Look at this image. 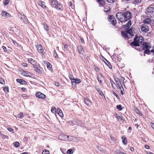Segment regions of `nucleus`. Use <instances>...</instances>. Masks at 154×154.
I'll return each mask as SVG.
<instances>
[{"instance_id":"f257e3e1","label":"nucleus","mask_w":154,"mask_h":154,"mask_svg":"<svg viewBox=\"0 0 154 154\" xmlns=\"http://www.w3.org/2000/svg\"><path fill=\"white\" fill-rule=\"evenodd\" d=\"M116 17L122 23L128 21L131 17V14L128 11L124 12H118L116 15Z\"/></svg>"},{"instance_id":"f03ea898","label":"nucleus","mask_w":154,"mask_h":154,"mask_svg":"<svg viewBox=\"0 0 154 154\" xmlns=\"http://www.w3.org/2000/svg\"><path fill=\"white\" fill-rule=\"evenodd\" d=\"M151 44L149 42H145L143 45V50L145 54H150V49L151 48Z\"/></svg>"},{"instance_id":"7ed1b4c3","label":"nucleus","mask_w":154,"mask_h":154,"mask_svg":"<svg viewBox=\"0 0 154 154\" xmlns=\"http://www.w3.org/2000/svg\"><path fill=\"white\" fill-rule=\"evenodd\" d=\"M146 14L151 17H154V5H151L146 9Z\"/></svg>"},{"instance_id":"20e7f679","label":"nucleus","mask_w":154,"mask_h":154,"mask_svg":"<svg viewBox=\"0 0 154 154\" xmlns=\"http://www.w3.org/2000/svg\"><path fill=\"white\" fill-rule=\"evenodd\" d=\"M141 29L143 32H146L149 31V28L146 24H144L141 26Z\"/></svg>"},{"instance_id":"39448f33","label":"nucleus","mask_w":154,"mask_h":154,"mask_svg":"<svg viewBox=\"0 0 154 154\" xmlns=\"http://www.w3.org/2000/svg\"><path fill=\"white\" fill-rule=\"evenodd\" d=\"M97 79L100 84H102L105 82L104 77L100 74L97 75Z\"/></svg>"},{"instance_id":"423d86ee","label":"nucleus","mask_w":154,"mask_h":154,"mask_svg":"<svg viewBox=\"0 0 154 154\" xmlns=\"http://www.w3.org/2000/svg\"><path fill=\"white\" fill-rule=\"evenodd\" d=\"M36 96L38 98L41 99H44L46 97V95L40 92H38L36 93Z\"/></svg>"},{"instance_id":"0eeeda50","label":"nucleus","mask_w":154,"mask_h":154,"mask_svg":"<svg viewBox=\"0 0 154 154\" xmlns=\"http://www.w3.org/2000/svg\"><path fill=\"white\" fill-rule=\"evenodd\" d=\"M33 67L36 71L38 73L41 72L42 69L41 67L39 64H35L34 65Z\"/></svg>"},{"instance_id":"6e6552de","label":"nucleus","mask_w":154,"mask_h":154,"mask_svg":"<svg viewBox=\"0 0 154 154\" xmlns=\"http://www.w3.org/2000/svg\"><path fill=\"white\" fill-rule=\"evenodd\" d=\"M110 19V21L111 22V23L113 25L115 26L116 23V21L115 19L114 18V17L113 16H110L109 17Z\"/></svg>"},{"instance_id":"1a4fd4ad","label":"nucleus","mask_w":154,"mask_h":154,"mask_svg":"<svg viewBox=\"0 0 154 154\" xmlns=\"http://www.w3.org/2000/svg\"><path fill=\"white\" fill-rule=\"evenodd\" d=\"M36 47L39 53H42L43 52V49L42 46L40 45H37L36 46Z\"/></svg>"},{"instance_id":"9d476101","label":"nucleus","mask_w":154,"mask_h":154,"mask_svg":"<svg viewBox=\"0 0 154 154\" xmlns=\"http://www.w3.org/2000/svg\"><path fill=\"white\" fill-rule=\"evenodd\" d=\"M138 42L141 45H143L145 43L144 42L143 38L141 36H139L138 37Z\"/></svg>"},{"instance_id":"9b49d317","label":"nucleus","mask_w":154,"mask_h":154,"mask_svg":"<svg viewBox=\"0 0 154 154\" xmlns=\"http://www.w3.org/2000/svg\"><path fill=\"white\" fill-rule=\"evenodd\" d=\"M84 102L88 106H90L91 105V102L88 98H85L84 99Z\"/></svg>"},{"instance_id":"f8f14e48","label":"nucleus","mask_w":154,"mask_h":154,"mask_svg":"<svg viewBox=\"0 0 154 154\" xmlns=\"http://www.w3.org/2000/svg\"><path fill=\"white\" fill-rule=\"evenodd\" d=\"M131 25V20H129L126 25L123 26L126 29H128L129 28Z\"/></svg>"},{"instance_id":"ddd939ff","label":"nucleus","mask_w":154,"mask_h":154,"mask_svg":"<svg viewBox=\"0 0 154 154\" xmlns=\"http://www.w3.org/2000/svg\"><path fill=\"white\" fill-rule=\"evenodd\" d=\"M105 61L103 60L104 62L105 63V64L108 66V67L110 69H111L112 68V66L111 64L110 63L106 60L105 58L104 59Z\"/></svg>"},{"instance_id":"4468645a","label":"nucleus","mask_w":154,"mask_h":154,"mask_svg":"<svg viewBox=\"0 0 154 154\" xmlns=\"http://www.w3.org/2000/svg\"><path fill=\"white\" fill-rule=\"evenodd\" d=\"M2 16L9 17L11 16V14L9 13H7L6 11H3L2 13Z\"/></svg>"},{"instance_id":"2eb2a0df","label":"nucleus","mask_w":154,"mask_h":154,"mask_svg":"<svg viewBox=\"0 0 154 154\" xmlns=\"http://www.w3.org/2000/svg\"><path fill=\"white\" fill-rule=\"evenodd\" d=\"M58 3V2L57 0H52L51 1V5L53 7H54Z\"/></svg>"},{"instance_id":"dca6fc26","label":"nucleus","mask_w":154,"mask_h":154,"mask_svg":"<svg viewBox=\"0 0 154 154\" xmlns=\"http://www.w3.org/2000/svg\"><path fill=\"white\" fill-rule=\"evenodd\" d=\"M38 4L39 5L41 6L42 8H45L47 7L45 5V2H44L42 1H39L38 2Z\"/></svg>"},{"instance_id":"f3484780","label":"nucleus","mask_w":154,"mask_h":154,"mask_svg":"<svg viewBox=\"0 0 154 154\" xmlns=\"http://www.w3.org/2000/svg\"><path fill=\"white\" fill-rule=\"evenodd\" d=\"M28 61L32 65L34 66L36 63V61L32 58H29L28 59Z\"/></svg>"},{"instance_id":"a211bd4d","label":"nucleus","mask_w":154,"mask_h":154,"mask_svg":"<svg viewBox=\"0 0 154 154\" xmlns=\"http://www.w3.org/2000/svg\"><path fill=\"white\" fill-rule=\"evenodd\" d=\"M79 53L81 54H83L84 52L83 48L81 46H79L77 48Z\"/></svg>"},{"instance_id":"6ab92c4d","label":"nucleus","mask_w":154,"mask_h":154,"mask_svg":"<svg viewBox=\"0 0 154 154\" xmlns=\"http://www.w3.org/2000/svg\"><path fill=\"white\" fill-rule=\"evenodd\" d=\"M17 82L20 83L21 84H25V83H26V82L25 81L22 79H17Z\"/></svg>"},{"instance_id":"aec40b11","label":"nucleus","mask_w":154,"mask_h":154,"mask_svg":"<svg viewBox=\"0 0 154 154\" xmlns=\"http://www.w3.org/2000/svg\"><path fill=\"white\" fill-rule=\"evenodd\" d=\"M44 62L45 63H46L47 67L49 70H51L52 69V65L49 63L47 61H44Z\"/></svg>"},{"instance_id":"412c9836","label":"nucleus","mask_w":154,"mask_h":154,"mask_svg":"<svg viewBox=\"0 0 154 154\" xmlns=\"http://www.w3.org/2000/svg\"><path fill=\"white\" fill-rule=\"evenodd\" d=\"M143 22L144 23L149 24L150 23L151 20L149 18H147L143 21Z\"/></svg>"},{"instance_id":"4be33fe9","label":"nucleus","mask_w":154,"mask_h":154,"mask_svg":"<svg viewBox=\"0 0 154 154\" xmlns=\"http://www.w3.org/2000/svg\"><path fill=\"white\" fill-rule=\"evenodd\" d=\"M57 112L59 116H63V113L61 109L59 108L57 109Z\"/></svg>"},{"instance_id":"5701e85b","label":"nucleus","mask_w":154,"mask_h":154,"mask_svg":"<svg viewBox=\"0 0 154 154\" xmlns=\"http://www.w3.org/2000/svg\"><path fill=\"white\" fill-rule=\"evenodd\" d=\"M122 35L125 38H128L129 37H128V35L127 33L125 32L122 31L121 32Z\"/></svg>"},{"instance_id":"b1692460","label":"nucleus","mask_w":154,"mask_h":154,"mask_svg":"<svg viewBox=\"0 0 154 154\" xmlns=\"http://www.w3.org/2000/svg\"><path fill=\"white\" fill-rule=\"evenodd\" d=\"M23 74L24 76H30V75H31V74L30 73L25 71H23Z\"/></svg>"},{"instance_id":"393cba45","label":"nucleus","mask_w":154,"mask_h":154,"mask_svg":"<svg viewBox=\"0 0 154 154\" xmlns=\"http://www.w3.org/2000/svg\"><path fill=\"white\" fill-rule=\"evenodd\" d=\"M130 45L132 47L133 46L136 47L139 46L140 45L139 43H136L134 42H132L130 43Z\"/></svg>"},{"instance_id":"a878e982","label":"nucleus","mask_w":154,"mask_h":154,"mask_svg":"<svg viewBox=\"0 0 154 154\" xmlns=\"http://www.w3.org/2000/svg\"><path fill=\"white\" fill-rule=\"evenodd\" d=\"M14 146L16 148H18L19 147L20 143L18 142H15L13 143Z\"/></svg>"},{"instance_id":"bb28decb","label":"nucleus","mask_w":154,"mask_h":154,"mask_svg":"<svg viewBox=\"0 0 154 154\" xmlns=\"http://www.w3.org/2000/svg\"><path fill=\"white\" fill-rule=\"evenodd\" d=\"M44 29L47 32L49 30V26L46 24L43 23V24Z\"/></svg>"},{"instance_id":"cd10ccee","label":"nucleus","mask_w":154,"mask_h":154,"mask_svg":"<svg viewBox=\"0 0 154 154\" xmlns=\"http://www.w3.org/2000/svg\"><path fill=\"white\" fill-rule=\"evenodd\" d=\"M54 7L58 10H60L62 6L60 4H57Z\"/></svg>"},{"instance_id":"c85d7f7f","label":"nucleus","mask_w":154,"mask_h":154,"mask_svg":"<svg viewBox=\"0 0 154 154\" xmlns=\"http://www.w3.org/2000/svg\"><path fill=\"white\" fill-rule=\"evenodd\" d=\"M122 142L124 144H126L127 143V140L126 138L124 137H122Z\"/></svg>"},{"instance_id":"c756f323","label":"nucleus","mask_w":154,"mask_h":154,"mask_svg":"<svg viewBox=\"0 0 154 154\" xmlns=\"http://www.w3.org/2000/svg\"><path fill=\"white\" fill-rule=\"evenodd\" d=\"M21 21L24 23L26 24L28 23V19L25 17H24V18L22 19V20H21Z\"/></svg>"},{"instance_id":"7c9ffc66","label":"nucleus","mask_w":154,"mask_h":154,"mask_svg":"<svg viewBox=\"0 0 154 154\" xmlns=\"http://www.w3.org/2000/svg\"><path fill=\"white\" fill-rule=\"evenodd\" d=\"M118 119L122 122H123L124 119H123L122 116H116Z\"/></svg>"},{"instance_id":"2f4dec72","label":"nucleus","mask_w":154,"mask_h":154,"mask_svg":"<svg viewBox=\"0 0 154 154\" xmlns=\"http://www.w3.org/2000/svg\"><path fill=\"white\" fill-rule=\"evenodd\" d=\"M115 80L116 84L117 85H118L121 83L120 80L118 78H115Z\"/></svg>"},{"instance_id":"473e14b6","label":"nucleus","mask_w":154,"mask_h":154,"mask_svg":"<svg viewBox=\"0 0 154 154\" xmlns=\"http://www.w3.org/2000/svg\"><path fill=\"white\" fill-rule=\"evenodd\" d=\"M64 138L63 134H60L59 136L58 137V139L60 140H64Z\"/></svg>"},{"instance_id":"72a5a7b5","label":"nucleus","mask_w":154,"mask_h":154,"mask_svg":"<svg viewBox=\"0 0 154 154\" xmlns=\"http://www.w3.org/2000/svg\"><path fill=\"white\" fill-rule=\"evenodd\" d=\"M141 2L142 0H134L133 2V3L134 4H137L140 3Z\"/></svg>"},{"instance_id":"f704fd0d","label":"nucleus","mask_w":154,"mask_h":154,"mask_svg":"<svg viewBox=\"0 0 154 154\" xmlns=\"http://www.w3.org/2000/svg\"><path fill=\"white\" fill-rule=\"evenodd\" d=\"M134 110L135 112L137 114H139L140 116L142 115L141 113L137 108H135Z\"/></svg>"},{"instance_id":"c9c22d12","label":"nucleus","mask_w":154,"mask_h":154,"mask_svg":"<svg viewBox=\"0 0 154 154\" xmlns=\"http://www.w3.org/2000/svg\"><path fill=\"white\" fill-rule=\"evenodd\" d=\"M18 17L21 20H22V19L24 18L25 16L24 15L19 14H18Z\"/></svg>"},{"instance_id":"e433bc0d","label":"nucleus","mask_w":154,"mask_h":154,"mask_svg":"<svg viewBox=\"0 0 154 154\" xmlns=\"http://www.w3.org/2000/svg\"><path fill=\"white\" fill-rule=\"evenodd\" d=\"M138 37H137V35H135L134 38V41L133 42H134L136 43H139L138 42Z\"/></svg>"},{"instance_id":"4c0bfd02","label":"nucleus","mask_w":154,"mask_h":154,"mask_svg":"<svg viewBox=\"0 0 154 154\" xmlns=\"http://www.w3.org/2000/svg\"><path fill=\"white\" fill-rule=\"evenodd\" d=\"M96 89L101 96H102L103 95V92L100 89H99V88H96Z\"/></svg>"},{"instance_id":"58836bf2","label":"nucleus","mask_w":154,"mask_h":154,"mask_svg":"<svg viewBox=\"0 0 154 154\" xmlns=\"http://www.w3.org/2000/svg\"><path fill=\"white\" fill-rule=\"evenodd\" d=\"M99 3L101 6H103L105 5V2L103 0H101L100 2Z\"/></svg>"},{"instance_id":"ea45409f","label":"nucleus","mask_w":154,"mask_h":154,"mask_svg":"<svg viewBox=\"0 0 154 154\" xmlns=\"http://www.w3.org/2000/svg\"><path fill=\"white\" fill-rule=\"evenodd\" d=\"M121 81V83H122L123 84V85L124 86H125V84L124 83V80H125V79L124 78L122 77V76H120V79H119Z\"/></svg>"},{"instance_id":"a19ab883","label":"nucleus","mask_w":154,"mask_h":154,"mask_svg":"<svg viewBox=\"0 0 154 154\" xmlns=\"http://www.w3.org/2000/svg\"><path fill=\"white\" fill-rule=\"evenodd\" d=\"M66 153L68 154H72L73 153V152L72 149H69L67 150Z\"/></svg>"},{"instance_id":"79ce46f5","label":"nucleus","mask_w":154,"mask_h":154,"mask_svg":"<svg viewBox=\"0 0 154 154\" xmlns=\"http://www.w3.org/2000/svg\"><path fill=\"white\" fill-rule=\"evenodd\" d=\"M48 150L46 149H44L42 152V154H49Z\"/></svg>"},{"instance_id":"37998d69","label":"nucleus","mask_w":154,"mask_h":154,"mask_svg":"<svg viewBox=\"0 0 154 154\" xmlns=\"http://www.w3.org/2000/svg\"><path fill=\"white\" fill-rule=\"evenodd\" d=\"M74 138H75V137L69 136V137H68V140L69 141H72Z\"/></svg>"},{"instance_id":"c03bdc74","label":"nucleus","mask_w":154,"mask_h":154,"mask_svg":"<svg viewBox=\"0 0 154 154\" xmlns=\"http://www.w3.org/2000/svg\"><path fill=\"white\" fill-rule=\"evenodd\" d=\"M117 86H118V87L119 88V89H120V90H121V89H122V90L123 91L124 90V88H123V87L122 86V85L121 83L120 84L118 85H117Z\"/></svg>"},{"instance_id":"a18cd8bd","label":"nucleus","mask_w":154,"mask_h":154,"mask_svg":"<svg viewBox=\"0 0 154 154\" xmlns=\"http://www.w3.org/2000/svg\"><path fill=\"white\" fill-rule=\"evenodd\" d=\"M61 152L63 154H66V150L65 149L60 148Z\"/></svg>"},{"instance_id":"49530a36","label":"nucleus","mask_w":154,"mask_h":154,"mask_svg":"<svg viewBox=\"0 0 154 154\" xmlns=\"http://www.w3.org/2000/svg\"><path fill=\"white\" fill-rule=\"evenodd\" d=\"M53 56L54 57L56 58L57 56V54L56 53L55 50H54L53 51Z\"/></svg>"},{"instance_id":"de8ad7c7","label":"nucleus","mask_w":154,"mask_h":154,"mask_svg":"<svg viewBox=\"0 0 154 154\" xmlns=\"http://www.w3.org/2000/svg\"><path fill=\"white\" fill-rule=\"evenodd\" d=\"M106 1L109 3L113 4L115 0H106Z\"/></svg>"},{"instance_id":"09e8293b","label":"nucleus","mask_w":154,"mask_h":154,"mask_svg":"<svg viewBox=\"0 0 154 154\" xmlns=\"http://www.w3.org/2000/svg\"><path fill=\"white\" fill-rule=\"evenodd\" d=\"M0 136H1L3 138H6L7 136L6 135H4L1 132V131H0Z\"/></svg>"},{"instance_id":"8fccbe9b","label":"nucleus","mask_w":154,"mask_h":154,"mask_svg":"<svg viewBox=\"0 0 154 154\" xmlns=\"http://www.w3.org/2000/svg\"><path fill=\"white\" fill-rule=\"evenodd\" d=\"M116 108H117V109H119V110H121L122 109L121 106L120 105H117Z\"/></svg>"},{"instance_id":"3c124183","label":"nucleus","mask_w":154,"mask_h":154,"mask_svg":"<svg viewBox=\"0 0 154 154\" xmlns=\"http://www.w3.org/2000/svg\"><path fill=\"white\" fill-rule=\"evenodd\" d=\"M3 90L6 93H8L9 91L8 88V87H5L3 89Z\"/></svg>"},{"instance_id":"603ef678","label":"nucleus","mask_w":154,"mask_h":154,"mask_svg":"<svg viewBox=\"0 0 154 154\" xmlns=\"http://www.w3.org/2000/svg\"><path fill=\"white\" fill-rule=\"evenodd\" d=\"M0 83L2 84H4L5 83L4 80L2 78H0Z\"/></svg>"},{"instance_id":"864d4df0","label":"nucleus","mask_w":154,"mask_h":154,"mask_svg":"<svg viewBox=\"0 0 154 154\" xmlns=\"http://www.w3.org/2000/svg\"><path fill=\"white\" fill-rule=\"evenodd\" d=\"M51 111L52 112L54 113L56 112V108L55 107H53L51 109Z\"/></svg>"},{"instance_id":"5fc2aeb1","label":"nucleus","mask_w":154,"mask_h":154,"mask_svg":"<svg viewBox=\"0 0 154 154\" xmlns=\"http://www.w3.org/2000/svg\"><path fill=\"white\" fill-rule=\"evenodd\" d=\"M75 82L76 83L79 84L81 82V80L80 79H75Z\"/></svg>"},{"instance_id":"6e6d98bb","label":"nucleus","mask_w":154,"mask_h":154,"mask_svg":"<svg viewBox=\"0 0 154 154\" xmlns=\"http://www.w3.org/2000/svg\"><path fill=\"white\" fill-rule=\"evenodd\" d=\"M8 130L10 132L13 133L14 132V130L11 128H8Z\"/></svg>"},{"instance_id":"4d7b16f0","label":"nucleus","mask_w":154,"mask_h":154,"mask_svg":"<svg viewBox=\"0 0 154 154\" xmlns=\"http://www.w3.org/2000/svg\"><path fill=\"white\" fill-rule=\"evenodd\" d=\"M69 79L71 80H72L73 79H74L73 76L72 75H69Z\"/></svg>"},{"instance_id":"13d9d810","label":"nucleus","mask_w":154,"mask_h":154,"mask_svg":"<svg viewBox=\"0 0 154 154\" xmlns=\"http://www.w3.org/2000/svg\"><path fill=\"white\" fill-rule=\"evenodd\" d=\"M2 48L5 52H8V50L7 48L4 46H2Z\"/></svg>"},{"instance_id":"bf43d9fd","label":"nucleus","mask_w":154,"mask_h":154,"mask_svg":"<svg viewBox=\"0 0 154 154\" xmlns=\"http://www.w3.org/2000/svg\"><path fill=\"white\" fill-rule=\"evenodd\" d=\"M113 94L116 97V98L118 99H119L120 98L119 97V96L117 95V94L115 93V92H113Z\"/></svg>"},{"instance_id":"052dcab7","label":"nucleus","mask_w":154,"mask_h":154,"mask_svg":"<svg viewBox=\"0 0 154 154\" xmlns=\"http://www.w3.org/2000/svg\"><path fill=\"white\" fill-rule=\"evenodd\" d=\"M71 82L72 85H75V84H76V83L75 82V79H73L72 80H71Z\"/></svg>"},{"instance_id":"680f3d73","label":"nucleus","mask_w":154,"mask_h":154,"mask_svg":"<svg viewBox=\"0 0 154 154\" xmlns=\"http://www.w3.org/2000/svg\"><path fill=\"white\" fill-rule=\"evenodd\" d=\"M11 42L15 46L18 45V43L13 39H11Z\"/></svg>"},{"instance_id":"e2e57ef3","label":"nucleus","mask_w":154,"mask_h":154,"mask_svg":"<svg viewBox=\"0 0 154 154\" xmlns=\"http://www.w3.org/2000/svg\"><path fill=\"white\" fill-rule=\"evenodd\" d=\"M63 137H64V140H65L66 139L68 138V137H69V136H67L65 134H63Z\"/></svg>"},{"instance_id":"0e129e2a","label":"nucleus","mask_w":154,"mask_h":154,"mask_svg":"<svg viewBox=\"0 0 154 154\" xmlns=\"http://www.w3.org/2000/svg\"><path fill=\"white\" fill-rule=\"evenodd\" d=\"M9 3V1L8 0H6L4 2V5H8Z\"/></svg>"},{"instance_id":"69168bd1","label":"nucleus","mask_w":154,"mask_h":154,"mask_svg":"<svg viewBox=\"0 0 154 154\" xmlns=\"http://www.w3.org/2000/svg\"><path fill=\"white\" fill-rule=\"evenodd\" d=\"M152 48V49L151 50H150V53L151 52H152V53H153V55H154V45L153 46Z\"/></svg>"},{"instance_id":"338daca9","label":"nucleus","mask_w":154,"mask_h":154,"mask_svg":"<svg viewBox=\"0 0 154 154\" xmlns=\"http://www.w3.org/2000/svg\"><path fill=\"white\" fill-rule=\"evenodd\" d=\"M145 148L146 149H149V146L148 145L146 144L145 145Z\"/></svg>"},{"instance_id":"774afa93","label":"nucleus","mask_w":154,"mask_h":154,"mask_svg":"<svg viewBox=\"0 0 154 154\" xmlns=\"http://www.w3.org/2000/svg\"><path fill=\"white\" fill-rule=\"evenodd\" d=\"M118 154H127L125 152H118Z\"/></svg>"}]
</instances>
